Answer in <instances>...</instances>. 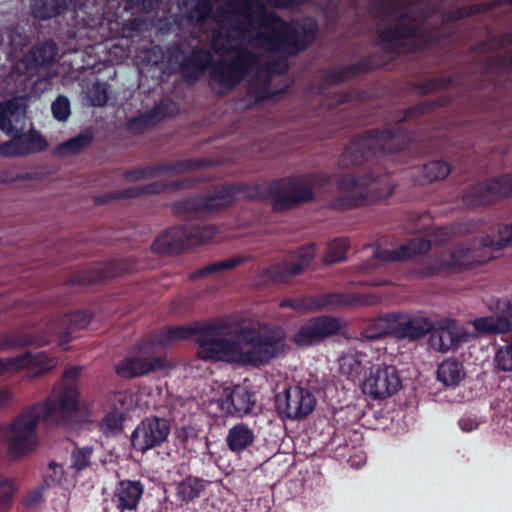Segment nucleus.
<instances>
[{"mask_svg":"<svg viewBox=\"0 0 512 512\" xmlns=\"http://www.w3.org/2000/svg\"><path fill=\"white\" fill-rule=\"evenodd\" d=\"M214 21L219 24L211 33V48L218 55L233 52L228 60L217 61L210 69L211 85H217V94L235 89L255 68L257 55L243 46L242 41L255 29V40L269 52L295 55L305 50L314 39L311 26L291 25L276 12L268 10L262 0H228L216 9Z\"/></svg>","mask_w":512,"mask_h":512,"instance_id":"nucleus-1","label":"nucleus"},{"mask_svg":"<svg viewBox=\"0 0 512 512\" xmlns=\"http://www.w3.org/2000/svg\"><path fill=\"white\" fill-rule=\"evenodd\" d=\"M81 368L70 366L65 369L60 383L52 390L51 398L36 403L20 416L5 431L4 438L13 457L23 456L37 444L36 428L40 421L58 423L73 416L79 409L77 379Z\"/></svg>","mask_w":512,"mask_h":512,"instance_id":"nucleus-2","label":"nucleus"},{"mask_svg":"<svg viewBox=\"0 0 512 512\" xmlns=\"http://www.w3.org/2000/svg\"><path fill=\"white\" fill-rule=\"evenodd\" d=\"M237 194L251 200L271 199L270 181L264 183L230 182L217 186L212 195L196 194L172 204L175 215L185 219H201L229 207Z\"/></svg>","mask_w":512,"mask_h":512,"instance_id":"nucleus-3","label":"nucleus"},{"mask_svg":"<svg viewBox=\"0 0 512 512\" xmlns=\"http://www.w3.org/2000/svg\"><path fill=\"white\" fill-rule=\"evenodd\" d=\"M26 108L16 99L0 102V131L11 137L0 145L3 156H23L46 150L48 143L40 132L32 129L27 133Z\"/></svg>","mask_w":512,"mask_h":512,"instance_id":"nucleus-4","label":"nucleus"},{"mask_svg":"<svg viewBox=\"0 0 512 512\" xmlns=\"http://www.w3.org/2000/svg\"><path fill=\"white\" fill-rule=\"evenodd\" d=\"M337 198L334 208H354L366 203L384 200L393 194L394 186L385 173H346L337 180Z\"/></svg>","mask_w":512,"mask_h":512,"instance_id":"nucleus-5","label":"nucleus"},{"mask_svg":"<svg viewBox=\"0 0 512 512\" xmlns=\"http://www.w3.org/2000/svg\"><path fill=\"white\" fill-rule=\"evenodd\" d=\"M380 13L378 33L384 49L402 53L410 50L413 38L421 35L423 13H416V4L396 7L389 3Z\"/></svg>","mask_w":512,"mask_h":512,"instance_id":"nucleus-6","label":"nucleus"},{"mask_svg":"<svg viewBox=\"0 0 512 512\" xmlns=\"http://www.w3.org/2000/svg\"><path fill=\"white\" fill-rule=\"evenodd\" d=\"M241 342L240 365L259 367L268 364L285 349V330L278 325L263 324L258 329H236Z\"/></svg>","mask_w":512,"mask_h":512,"instance_id":"nucleus-7","label":"nucleus"},{"mask_svg":"<svg viewBox=\"0 0 512 512\" xmlns=\"http://www.w3.org/2000/svg\"><path fill=\"white\" fill-rule=\"evenodd\" d=\"M229 328L226 320L213 318L204 321L203 328L195 343L198 345L196 355L204 361H223L240 364L241 342L233 331L234 337H226Z\"/></svg>","mask_w":512,"mask_h":512,"instance_id":"nucleus-8","label":"nucleus"},{"mask_svg":"<svg viewBox=\"0 0 512 512\" xmlns=\"http://www.w3.org/2000/svg\"><path fill=\"white\" fill-rule=\"evenodd\" d=\"M216 233L214 225L185 223L164 231L154 240L151 248L157 254H179L190 247L209 242Z\"/></svg>","mask_w":512,"mask_h":512,"instance_id":"nucleus-9","label":"nucleus"},{"mask_svg":"<svg viewBox=\"0 0 512 512\" xmlns=\"http://www.w3.org/2000/svg\"><path fill=\"white\" fill-rule=\"evenodd\" d=\"M272 209L280 213L291 210L313 198V191L298 177L286 176L270 181Z\"/></svg>","mask_w":512,"mask_h":512,"instance_id":"nucleus-10","label":"nucleus"},{"mask_svg":"<svg viewBox=\"0 0 512 512\" xmlns=\"http://www.w3.org/2000/svg\"><path fill=\"white\" fill-rule=\"evenodd\" d=\"M315 252V244H307L300 247L283 261L262 270L259 274L260 281L265 284H281L289 281L309 266L315 256Z\"/></svg>","mask_w":512,"mask_h":512,"instance_id":"nucleus-11","label":"nucleus"},{"mask_svg":"<svg viewBox=\"0 0 512 512\" xmlns=\"http://www.w3.org/2000/svg\"><path fill=\"white\" fill-rule=\"evenodd\" d=\"M394 141L395 136L386 131L365 135L349 144L339 158V165L347 169L359 166L378 149L390 150Z\"/></svg>","mask_w":512,"mask_h":512,"instance_id":"nucleus-12","label":"nucleus"},{"mask_svg":"<svg viewBox=\"0 0 512 512\" xmlns=\"http://www.w3.org/2000/svg\"><path fill=\"white\" fill-rule=\"evenodd\" d=\"M137 269V263L130 257L115 258L107 262L93 263L78 270L71 276L69 283L71 285L87 286L134 272Z\"/></svg>","mask_w":512,"mask_h":512,"instance_id":"nucleus-13","label":"nucleus"},{"mask_svg":"<svg viewBox=\"0 0 512 512\" xmlns=\"http://www.w3.org/2000/svg\"><path fill=\"white\" fill-rule=\"evenodd\" d=\"M379 327L383 329L382 334L413 341L428 334L434 328V323L424 316L392 314L380 320Z\"/></svg>","mask_w":512,"mask_h":512,"instance_id":"nucleus-14","label":"nucleus"},{"mask_svg":"<svg viewBox=\"0 0 512 512\" xmlns=\"http://www.w3.org/2000/svg\"><path fill=\"white\" fill-rule=\"evenodd\" d=\"M171 432L170 422L157 416L146 417L140 421L131 435V444L136 451L145 453L160 447Z\"/></svg>","mask_w":512,"mask_h":512,"instance_id":"nucleus-15","label":"nucleus"},{"mask_svg":"<svg viewBox=\"0 0 512 512\" xmlns=\"http://www.w3.org/2000/svg\"><path fill=\"white\" fill-rule=\"evenodd\" d=\"M402 386L398 371L393 365L373 366L362 383V391L374 400L386 399Z\"/></svg>","mask_w":512,"mask_h":512,"instance_id":"nucleus-16","label":"nucleus"},{"mask_svg":"<svg viewBox=\"0 0 512 512\" xmlns=\"http://www.w3.org/2000/svg\"><path fill=\"white\" fill-rule=\"evenodd\" d=\"M314 405L313 395L300 387L288 388L275 397L276 410L282 418L302 419L313 411Z\"/></svg>","mask_w":512,"mask_h":512,"instance_id":"nucleus-17","label":"nucleus"},{"mask_svg":"<svg viewBox=\"0 0 512 512\" xmlns=\"http://www.w3.org/2000/svg\"><path fill=\"white\" fill-rule=\"evenodd\" d=\"M57 363V359L46 352H26L15 357L0 358V375L27 369L29 377H37L54 369Z\"/></svg>","mask_w":512,"mask_h":512,"instance_id":"nucleus-18","label":"nucleus"},{"mask_svg":"<svg viewBox=\"0 0 512 512\" xmlns=\"http://www.w3.org/2000/svg\"><path fill=\"white\" fill-rule=\"evenodd\" d=\"M430 332V347L441 353L457 349L470 337L462 325L449 318L439 320Z\"/></svg>","mask_w":512,"mask_h":512,"instance_id":"nucleus-19","label":"nucleus"},{"mask_svg":"<svg viewBox=\"0 0 512 512\" xmlns=\"http://www.w3.org/2000/svg\"><path fill=\"white\" fill-rule=\"evenodd\" d=\"M191 185L192 182L189 179L170 182L157 181L137 187H128L122 190L100 195L96 197V203L104 204L116 199H132L143 195H156L168 190L188 188Z\"/></svg>","mask_w":512,"mask_h":512,"instance_id":"nucleus-20","label":"nucleus"},{"mask_svg":"<svg viewBox=\"0 0 512 512\" xmlns=\"http://www.w3.org/2000/svg\"><path fill=\"white\" fill-rule=\"evenodd\" d=\"M511 192L512 176L504 175L471 188L464 195V201L470 206L484 205L507 196Z\"/></svg>","mask_w":512,"mask_h":512,"instance_id":"nucleus-21","label":"nucleus"},{"mask_svg":"<svg viewBox=\"0 0 512 512\" xmlns=\"http://www.w3.org/2000/svg\"><path fill=\"white\" fill-rule=\"evenodd\" d=\"M167 361L162 357L126 356L115 365V373L123 379H133L151 372L167 368Z\"/></svg>","mask_w":512,"mask_h":512,"instance_id":"nucleus-22","label":"nucleus"},{"mask_svg":"<svg viewBox=\"0 0 512 512\" xmlns=\"http://www.w3.org/2000/svg\"><path fill=\"white\" fill-rule=\"evenodd\" d=\"M172 115L171 104L159 101L151 109L128 118L124 127L130 134L141 135Z\"/></svg>","mask_w":512,"mask_h":512,"instance_id":"nucleus-23","label":"nucleus"},{"mask_svg":"<svg viewBox=\"0 0 512 512\" xmlns=\"http://www.w3.org/2000/svg\"><path fill=\"white\" fill-rule=\"evenodd\" d=\"M204 321L194 322L190 325L172 326L151 332V343L159 346H169L175 341L198 337L203 328Z\"/></svg>","mask_w":512,"mask_h":512,"instance_id":"nucleus-24","label":"nucleus"},{"mask_svg":"<svg viewBox=\"0 0 512 512\" xmlns=\"http://www.w3.org/2000/svg\"><path fill=\"white\" fill-rule=\"evenodd\" d=\"M144 493V485L140 480H121L117 484L112 503L121 512L133 511L137 508Z\"/></svg>","mask_w":512,"mask_h":512,"instance_id":"nucleus-25","label":"nucleus"},{"mask_svg":"<svg viewBox=\"0 0 512 512\" xmlns=\"http://www.w3.org/2000/svg\"><path fill=\"white\" fill-rule=\"evenodd\" d=\"M213 56L207 49L196 47L185 56L179 69L186 80L196 81L211 66Z\"/></svg>","mask_w":512,"mask_h":512,"instance_id":"nucleus-26","label":"nucleus"},{"mask_svg":"<svg viewBox=\"0 0 512 512\" xmlns=\"http://www.w3.org/2000/svg\"><path fill=\"white\" fill-rule=\"evenodd\" d=\"M476 263H481V261L476 259L473 251L467 248L458 247L439 255L435 260L433 269L435 271H457Z\"/></svg>","mask_w":512,"mask_h":512,"instance_id":"nucleus-27","label":"nucleus"},{"mask_svg":"<svg viewBox=\"0 0 512 512\" xmlns=\"http://www.w3.org/2000/svg\"><path fill=\"white\" fill-rule=\"evenodd\" d=\"M221 405L233 416L249 414L255 405L254 393L237 385L225 395Z\"/></svg>","mask_w":512,"mask_h":512,"instance_id":"nucleus-28","label":"nucleus"},{"mask_svg":"<svg viewBox=\"0 0 512 512\" xmlns=\"http://www.w3.org/2000/svg\"><path fill=\"white\" fill-rule=\"evenodd\" d=\"M256 435L247 423L239 422L229 428L225 441L230 452L241 454L254 445Z\"/></svg>","mask_w":512,"mask_h":512,"instance_id":"nucleus-29","label":"nucleus"},{"mask_svg":"<svg viewBox=\"0 0 512 512\" xmlns=\"http://www.w3.org/2000/svg\"><path fill=\"white\" fill-rule=\"evenodd\" d=\"M92 319V314L86 310H75L59 318L58 329L55 331L62 342H69L72 334L86 328Z\"/></svg>","mask_w":512,"mask_h":512,"instance_id":"nucleus-30","label":"nucleus"},{"mask_svg":"<svg viewBox=\"0 0 512 512\" xmlns=\"http://www.w3.org/2000/svg\"><path fill=\"white\" fill-rule=\"evenodd\" d=\"M430 246L429 241L418 239L401 245L398 250L377 249L374 255L384 262L404 260L429 251Z\"/></svg>","mask_w":512,"mask_h":512,"instance_id":"nucleus-31","label":"nucleus"},{"mask_svg":"<svg viewBox=\"0 0 512 512\" xmlns=\"http://www.w3.org/2000/svg\"><path fill=\"white\" fill-rule=\"evenodd\" d=\"M181 8L189 23L203 25L211 17L214 19L213 0H182Z\"/></svg>","mask_w":512,"mask_h":512,"instance_id":"nucleus-32","label":"nucleus"},{"mask_svg":"<svg viewBox=\"0 0 512 512\" xmlns=\"http://www.w3.org/2000/svg\"><path fill=\"white\" fill-rule=\"evenodd\" d=\"M58 54V47L52 41L43 42L33 47L25 56L27 69L34 70L51 65Z\"/></svg>","mask_w":512,"mask_h":512,"instance_id":"nucleus-33","label":"nucleus"},{"mask_svg":"<svg viewBox=\"0 0 512 512\" xmlns=\"http://www.w3.org/2000/svg\"><path fill=\"white\" fill-rule=\"evenodd\" d=\"M50 343V340L41 335L19 333L15 335H0V350H10L15 348H24L27 346L44 347Z\"/></svg>","mask_w":512,"mask_h":512,"instance_id":"nucleus-34","label":"nucleus"},{"mask_svg":"<svg viewBox=\"0 0 512 512\" xmlns=\"http://www.w3.org/2000/svg\"><path fill=\"white\" fill-rule=\"evenodd\" d=\"M68 3V0H32L31 13L36 19L50 20L62 15Z\"/></svg>","mask_w":512,"mask_h":512,"instance_id":"nucleus-35","label":"nucleus"},{"mask_svg":"<svg viewBox=\"0 0 512 512\" xmlns=\"http://www.w3.org/2000/svg\"><path fill=\"white\" fill-rule=\"evenodd\" d=\"M88 9L89 7L87 5H83L75 11L79 24L92 31L95 30L99 32L102 38H108L109 34L106 33L105 27L108 25V21L105 18L104 13L101 12L100 9H97V11L91 15L88 12Z\"/></svg>","mask_w":512,"mask_h":512,"instance_id":"nucleus-36","label":"nucleus"},{"mask_svg":"<svg viewBox=\"0 0 512 512\" xmlns=\"http://www.w3.org/2000/svg\"><path fill=\"white\" fill-rule=\"evenodd\" d=\"M464 376L462 364L454 359H447L438 367L437 378L446 386L457 385Z\"/></svg>","mask_w":512,"mask_h":512,"instance_id":"nucleus-37","label":"nucleus"},{"mask_svg":"<svg viewBox=\"0 0 512 512\" xmlns=\"http://www.w3.org/2000/svg\"><path fill=\"white\" fill-rule=\"evenodd\" d=\"M204 481L195 476H188L176 486V496L182 502H190L198 498L204 490Z\"/></svg>","mask_w":512,"mask_h":512,"instance_id":"nucleus-38","label":"nucleus"},{"mask_svg":"<svg viewBox=\"0 0 512 512\" xmlns=\"http://www.w3.org/2000/svg\"><path fill=\"white\" fill-rule=\"evenodd\" d=\"M94 136L90 130L80 133L62 143H60L56 151L61 155L78 154L85 150L93 142Z\"/></svg>","mask_w":512,"mask_h":512,"instance_id":"nucleus-39","label":"nucleus"},{"mask_svg":"<svg viewBox=\"0 0 512 512\" xmlns=\"http://www.w3.org/2000/svg\"><path fill=\"white\" fill-rule=\"evenodd\" d=\"M474 328L480 333H504L510 330L509 320L503 316L492 315L478 318L473 322Z\"/></svg>","mask_w":512,"mask_h":512,"instance_id":"nucleus-40","label":"nucleus"},{"mask_svg":"<svg viewBox=\"0 0 512 512\" xmlns=\"http://www.w3.org/2000/svg\"><path fill=\"white\" fill-rule=\"evenodd\" d=\"M318 341H320V316L310 319L294 336V342L298 346H310Z\"/></svg>","mask_w":512,"mask_h":512,"instance_id":"nucleus-41","label":"nucleus"},{"mask_svg":"<svg viewBox=\"0 0 512 512\" xmlns=\"http://www.w3.org/2000/svg\"><path fill=\"white\" fill-rule=\"evenodd\" d=\"M242 262V257H231L228 259L217 261L194 271L193 273H191L190 278L192 280H198L205 278L206 276L211 274H219L237 267Z\"/></svg>","mask_w":512,"mask_h":512,"instance_id":"nucleus-42","label":"nucleus"},{"mask_svg":"<svg viewBox=\"0 0 512 512\" xmlns=\"http://www.w3.org/2000/svg\"><path fill=\"white\" fill-rule=\"evenodd\" d=\"M365 355L358 352H348L339 359V370L343 375L349 378H356L359 376Z\"/></svg>","mask_w":512,"mask_h":512,"instance_id":"nucleus-43","label":"nucleus"},{"mask_svg":"<svg viewBox=\"0 0 512 512\" xmlns=\"http://www.w3.org/2000/svg\"><path fill=\"white\" fill-rule=\"evenodd\" d=\"M123 422V414L117 410H112L102 418L99 428L105 436H115L122 431Z\"/></svg>","mask_w":512,"mask_h":512,"instance_id":"nucleus-44","label":"nucleus"},{"mask_svg":"<svg viewBox=\"0 0 512 512\" xmlns=\"http://www.w3.org/2000/svg\"><path fill=\"white\" fill-rule=\"evenodd\" d=\"M484 245L499 250L512 245V226L500 225L492 237L484 239Z\"/></svg>","mask_w":512,"mask_h":512,"instance_id":"nucleus-45","label":"nucleus"},{"mask_svg":"<svg viewBox=\"0 0 512 512\" xmlns=\"http://www.w3.org/2000/svg\"><path fill=\"white\" fill-rule=\"evenodd\" d=\"M280 308H290L294 311H309L320 308L319 297L286 298L279 302Z\"/></svg>","mask_w":512,"mask_h":512,"instance_id":"nucleus-46","label":"nucleus"},{"mask_svg":"<svg viewBox=\"0 0 512 512\" xmlns=\"http://www.w3.org/2000/svg\"><path fill=\"white\" fill-rule=\"evenodd\" d=\"M450 166L443 161H433L426 164L422 169V180L433 182L446 178L450 173Z\"/></svg>","mask_w":512,"mask_h":512,"instance_id":"nucleus-47","label":"nucleus"},{"mask_svg":"<svg viewBox=\"0 0 512 512\" xmlns=\"http://www.w3.org/2000/svg\"><path fill=\"white\" fill-rule=\"evenodd\" d=\"M207 160L203 158L178 160L171 163H163L164 173L179 174L184 171L195 170L207 165Z\"/></svg>","mask_w":512,"mask_h":512,"instance_id":"nucleus-48","label":"nucleus"},{"mask_svg":"<svg viewBox=\"0 0 512 512\" xmlns=\"http://www.w3.org/2000/svg\"><path fill=\"white\" fill-rule=\"evenodd\" d=\"M93 451L92 446L76 447L73 449L70 457L71 468L76 472H81L89 467Z\"/></svg>","mask_w":512,"mask_h":512,"instance_id":"nucleus-49","label":"nucleus"},{"mask_svg":"<svg viewBox=\"0 0 512 512\" xmlns=\"http://www.w3.org/2000/svg\"><path fill=\"white\" fill-rule=\"evenodd\" d=\"M347 248L348 244L345 239H334L327 246L324 262L332 264L344 260Z\"/></svg>","mask_w":512,"mask_h":512,"instance_id":"nucleus-50","label":"nucleus"},{"mask_svg":"<svg viewBox=\"0 0 512 512\" xmlns=\"http://www.w3.org/2000/svg\"><path fill=\"white\" fill-rule=\"evenodd\" d=\"M494 363L497 369L512 372V342L499 346L494 356Z\"/></svg>","mask_w":512,"mask_h":512,"instance_id":"nucleus-51","label":"nucleus"},{"mask_svg":"<svg viewBox=\"0 0 512 512\" xmlns=\"http://www.w3.org/2000/svg\"><path fill=\"white\" fill-rule=\"evenodd\" d=\"M15 492L14 482L0 475V512H7L10 509Z\"/></svg>","mask_w":512,"mask_h":512,"instance_id":"nucleus-52","label":"nucleus"},{"mask_svg":"<svg viewBox=\"0 0 512 512\" xmlns=\"http://www.w3.org/2000/svg\"><path fill=\"white\" fill-rule=\"evenodd\" d=\"M53 117L58 121H66L70 114V100L65 95H59L51 104Z\"/></svg>","mask_w":512,"mask_h":512,"instance_id":"nucleus-53","label":"nucleus"},{"mask_svg":"<svg viewBox=\"0 0 512 512\" xmlns=\"http://www.w3.org/2000/svg\"><path fill=\"white\" fill-rule=\"evenodd\" d=\"M161 0H126V10L132 14L151 13L155 11Z\"/></svg>","mask_w":512,"mask_h":512,"instance_id":"nucleus-54","label":"nucleus"},{"mask_svg":"<svg viewBox=\"0 0 512 512\" xmlns=\"http://www.w3.org/2000/svg\"><path fill=\"white\" fill-rule=\"evenodd\" d=\"M89 98L93 106H105L108 102V91L106 85L100 82L95 83L90 89Z\"/></svg>","mask_w":512,"mask_h":512,"instance_id":"nucleus-55","label":"nucleus"},{"mask_svg":"<svg viewBox=\"0 0 512 512\" xmlns=\"http://www.w3.org/2000/svg\"><path fill=\"white\" fill-rule=\"evenodd\" d=\"M343 327V322L339 319L322 316V339L338 333Z\"/></svg>","mask_w":512,"mask_h":512,"instance_id":"nucleus-56","label":"nucleus"},{"mask_svg":"<svg viewBox=\"0 0 512 512\" xmlns=\"http://www.w3.org/2000/svg\"><path fill=\"white\" fill-rule=\"evenodd\" d=\"M9 42L15 49H21L29 44V37L18 28H13L8 34Z\"/></svg>","mask_w":512,"mask_h":512,"instance_id":"nucleus-57","label":"nucleus"},{"mask_svg":"<svg viewBox=\"0 0 512 512\" xmlns=\"http://www.w3.org/2000/svg\"><path fill=\"white\" fill-rule=\"evenodd\" d=\"M480 422L472 415H464L459 420V426L464 432H471L478 428Z\"/></svg>","mask_w":512,"mask_h":512,"instance_id":"nucleus-58","label":"nucleus"},{"mask_svg":"<svg viewBox=\"0 0 512 512\" xmlns=\"http://www.w3.org/2000/svg\"><path fill=\"white\" fill-rule=\"evenodd\" d=\"M142 170H143L144 179H150V178H155L158 176L165 175L164 169H163V163L144 166V167H142Z\"/></svg>","mask_w":512,"mask_h":512,"instance_id":"nucleus-59","label":"nucleus"},{"mask_svg":"<svg viewBox=\"0 0 512 512\" xmlns=\"http://www.w3.org/2000/svg\"><path fill=\"white\" fill-rule=\"evenodd\" d=\"M268 4L277 9H288L302 4L305 0H267Z\"/></svg>","mask_w":512,"mask_h":512,"instance_id":"nucleus-60","label":"nucleus"},{"mask_svg":"<svg viewBox=\"0 0 512 512\" xmlns=\"http://www.w3.org/2000/svg\"><path fill=\"white\" fill-rule=\"evenodd\" d=\"M348 462L351 467L360 468L366 463V455L363 451H356L349 457Z\"/></svg>","mask_w":512,"mask_h":512,"instance_id":"nucleus-61","label":"nucleus"},{"mask_svg":"<svg viewBox=\"0 0 512 512\" xmlns=\"http://www.w3.org/2000/svg\"><path fill=\"white\" fill-rule=\"evenodd\" d=\"M124 178L127 181H130V182H135V181L143 180L144 177H143L142 167L134 168V169H131V170H127L124 173Z\"/></svg>","mask_w":512,"mask_h":512,"instance_id":"nucleus-62","label":"nucleus"},{"mask_svg":"<svg viewBox=\"0 0 512 512\" xmlns=\"http://www.w3.org/2000/svg\"><path fill=\"white\" fill-rule=\"evenodd\" d=\"M193 430L191 428L182 427L177 432V440L183 445L186 446V442L192 436Z\"/></svg>","mask_w":512,"mask_h":512,"instance_id":"nucleus-63","label":"nucleus"},{"mask_svg":"<svg viewBox=\"0 0 512 512\" xmlns=\"http://www.w3.org/2000/svg\"><path fill=\"white\" fill-rule=\"evenodd\" d=\"M341 302H343V299L340 295H322V306L337 304Z\"/></svg>","mask_w":512,"mask_h":512,"instance_id":"nucleus-64","label":"nucleus"}]
</instances>
